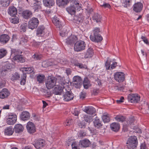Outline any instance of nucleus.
<instances>
[{
  "label": "nucleus",
  "mask_w": 149,
  "mask_h": 149,
  "mask_svg": "<svg viewBox=\"0 0 149 149\" xmlns=\"http://www.w3.org/2000/svg\"><path fill=\"white\" fill-rule=\"evenodd\" d=\"M101 31L100 28L96 27L93 31V34L90 36V40L92 41L98 42L102 40V38L100 34Z\"/></svg>",
  "instance_id": "obj_1"
},
{
  "label": "nucleus",
  "mask_w": 149,
  "mask_h": 149,
  "mask_svg": "<svg viewBox=\"0 0 149 149\" xmlns=\"http://www.w3.org/2000/svg\"><path fill=\"white\" fill-rule=\"evenodd\" d=\"M73 5H71L66 8L67 11L71 15H74L75 14L76 10H79L81 8V5L79 2L76 1H72Z\"/></svg>",
  "instance_id": "obj_2"
},
{
  "label": "nucleus",
  "mask_w": 149,
  "mask_h": 149,
  "mask_svg": "<svg viewBox=\"0 0 149 149\" xmlns=\"http://www.w3.org/2000/svg\"><path fill=\"white\" fill-rule=\"evenodd\" d=\"M138 141L136 137L132 136L127 141V146L128 149H136L138 145Z\"/></svg>",
  "instance_id": "obj_3"
},
{
  "label": "nucleus",
  "mask_w": 149,
  "mask_h": 149,
  "mask_svg": "<svg viewBox=\"0 0 149 149\" xmlns=\"http://www.w3.org/2000/svg\"><path fill=\"white\" fill-rule=\"evenodd\" d=\"M57 79L55 77L49 76L48 77L47 79L45 84L46 87L48 89L53 88L56 83Z\"/></svg>",
  "instance_id": "obj_4"
},
{
  "label": "nucleus",
  "mask_w": 149,
  "mask_h": 149,
  "mask_svg": "<svg viewBox=\"0 0 149 149\" xmlns=\"http://www.w3.org/2000/svg\"><path fill=\"white\" fill-rule=\"evenodd\" d=\"M86 43L82 40H80L77 41L74 44V49L77 52H80L85 49L86 47Z\"/></svg>",
  "instance_id": "obj_5"
},
{
  "label": "nucleus",
  "mask_w": 149,
  "mask_h": 149,
  "mask_svg": "<svg viewBox=\"0 0 149 149\" xmlns=\"http://www.w3.org/2000/svg\"><path fill=\"white\" fill-rule=\"evenodd\" d=\"M65 84L64 83L61 81L58 85H56L55 87L53 90V93L54 94L60 95L63 91L64 88L63 85Z\"/></svg>",
  "instance_id": "obj_6"
},
{
  "label": "nucleus",
  "mask_w": 149,
  "mask_h": 149,
  "mask_svg": "<svg viewBox=\"0 0 149 149\" xmlns=\"http://www.w3.org/2000/svg\"><path fill=\"white\" fill-rule=\"evenodd\" d=\"M39 23V22L37 18L34 17H32L29 22L28 27L32 30L36 29Z\"/></svg>",
  "instance_id": "obj_7"
},
{
  "label": "nucleus",
  "mask_w": 149,
  "mask_h": 149,
  "mask_svg": "<svg viewBox=\"0 0 149 149\" xmlns=\"http://www.w3.org/2000/svg\"><path fill=\"white\" fill-rule=\"evenodd\" d=\"M17 116L15 114H10L6 116L7 123L9 125H14L16 122Z\"/></svg>",
  "instance_id": "obj_8"
},
{
  "label": "nucleus",
  "mask_w": 149,
  "mask_h": 149,
  "mask_svg": "<svg viewBox=\"0 0 149 149\" xmlns=\"http://www.w3.org/2000/svg\"><path fill=\"white\" fill-rule=\"evenodd\" d=\"M72 82L74 86L76 88H80L82 84L81 78L78 76H74L73 78Z\"/></svg>",
  "instance_id": "obj_9"
},
{
  "label": "nucleus",
  "mask_w": 149,
  "mask_h": 149,
  "mask_svg": "<svg viewBox=\"0 0 149 149\" xmlns=\"http://www.w3.org/2000/svg\"><path fill=\"white\" fill-rule=\"evenodd\" d=\"M129 101L132 103H137L140 101V97L137 94H131L127 97Z\"/></svg>",
  "instance_id": "obj_10"
},
{
  "label": "nucleus",
  "mask_w": 149,
  "mask_h": 149,
  "mask_svg": "<svg viewBox=\"0 0 149 149\" xmlns=\"http://www.w3.org/2000/svg\"><path fill=\"white\" fill-rule=\"evenodd\" d=\"M46 141L43 139L36 140L33 144L35 147L38 149H40L44 147L46 144Z\"/></svg>",
  "instance_id": "obj_11"
},
{
  "label": "nucleus",
  "mask_w": 149,
  "mask_h": 149,
  "mask_svg": "<svg viewBox=\"0 0 149 149\" xmlns=\"http://www.w3.org/2000/svg\"><path fill=\"white\" fill-rule=\"evenodd\" d=\"M115 79L119 82H122L125 79L124 74L121 72H117L114 75Z\"/></svg>",
  "instance_id": "obj_12"
},
{
  "label": "nucleus",
  "mask_w": 149,
  "mask_h": 149,
  "mask_svg": "<svg viewBox=\"0 0 149 149\" xmlns=\"http://www.w3.org/2000/svg\"><path fill=\"white\" fill-rule=\"evenodd\" d=\"M27 131L30 134L34 133L36 131V127L34 123L32 122H28L26 125Z\"/></svg>",
  "instance_id": "obj_13"
},
{
  "label": "nucleus",
  "mask_w": 149,
  "mask_h": 149,
  "mask_svg": "<svg viewBox=\"0 0 149 149\" xmlns=\"http://www.w3.org/2000/svg\"><path fill=\"white\" fill-rule=\"evenodd\" d=\"M77 40L75 36H71L65 40V42L67 45H73Z\"/></svg>",
  "instance_id": "obj_14"
},
{
  "label": "nucleus",
  "mask_w": 149,
  "mask_h": 149,
  "mask_svg": "<svg viewBox=\"0 0 149 149\" xmlns=\"http://www.w3.org/2000/svg\"><path fill=\"white\" fill-rule=\"evenodd\" d=\"M83 111L91 115H93L96 112L95 109L91 106L85 107L82 109Z\"/></svg>",
  "instance_id": "obj_15"
},
{
  "label": "nucleus",
  "mask_w": 149,
  "mask_h": 149,
  "mask_svg": "<svg viewBox=\"0 0 149 149\" xmlns=\"http://www.w3.org/2000/svg\"><path fill=\"white\" fill-rule=\"evenodd\" d=\"M63 100L66 101H68L73 99V94L70 91H67L63 95Z\"/></svg>",
  "instance_id": "obj_16"
},
{
  "label": "nucleus",
  "mask_w": 149,
  "mask_h": 149,
  "mask_svg": "<svg viewBox=\"0 0 149 149\" xmlns=\"http://www.w3.org/2000/svg\"><path fill=\"white\" fill-rule=\"evenodd\" d=\"M133 10L136 13L140 12L143 8V5L141 2H137L133 5Z\"/></svg>",
  "instance_id": "obj_17"
},
{
  "label": "nucleus",
  "mask_w": 149,
  "mask_h": 149,
  "mask_svg": "<svg viewBox=\"0 0 149 149\" xmlns=\"http://www.w3.org/2000/svg\"><path fill=\"white\" fill-rule=\"evenodd\" d=\"M10 94V92L7 89H3L0 91V98L4 99L6 98Z\"/></svg>",
  "instance_id": "obj_18"
},
{
  "label": "nucleus",
  "mask_w": 149,
  "mask_h": 149,
  "mask_svg": "<svg viewBox=\"0 0 149 149\" xmlns=\"http://www.w3.org/2000/svg\"><path fill=\"white\" fill-rule=\"evenodd\" d=\"M22 15L24 18L28 19L32 16L33 14L31 11L28 10H26L22 12Z\"/></svg>",
  "instance_id": "obj_19"
},
{
  "label": "nucleus",
  "mask_w": 149,
  "mask_h": 149,
  "mask_svg": "<svg viewBox=\"0 0 149 149\" xmlns=\"http://www.w3.org/2000/svg\"><path fill=\"white\" fill-rule=\"evenodd\" d=\"M10 38L8 35L3 34L0 36V42L2 44H5L8 42Z\"/></svg>",
  "instance_id": "obj_20"
},
{
  "label": "nucleus",
  "mask_w": 149,
  "mask_h": 149,
  "mask_svg": "<svg viewBox=\"0 0 149 149\" xmlns=\"http://www.w3.org/2000/svg\"><path fill=\"white\" fill-rule=\"evenodd\" d=\"M52 20L53 23L57 27L59 28V29L61 28L62 26L61 22L57 17L55 16L52 18Z\"/></svg>",
  "instance_id": "obj_21"
},
{
  "label": "nucleus",
  "mask_w": 149,
  "mask_h": 149,
  "mask_svg": "<svg viewBox=\"0 0 149 149\" xmlns=\"http://www.w3.org/2000/svg\"><path fill=\"white\" fill-rule=\"evenodd\" d=\"M74 19L75 22L78 24L83 22L84 17L82 14H79L78 15H75Z\"/></svg>",
  "instance_id": "obj_22"
},
{
  "label": "nucleus",
  "mask_w": 149,
  "mask_h": 149,
  "mask_svg": "<svg viewBox=\"0 0 149 149\" xmlns=\"http://www.w3.org/2000/svg\"><path fill=\"white\" fill-rule=\"evenodd\" d=\"M93 53L94 52L92 48L89 47L87 50L84 58H91L93 55Z\"/></svg>",
  "instance_id": "obj_23"
},
{
  "label": "nucleus",
  "mask_w": 149,
  "mask_h": 149,
  "mask_svg": "<svg viewBox=\"0 0 149 149\" xmlns=\"http://www.w3.org/2000/svg\"><path fill=\"white\" fill-rule=\"evenodd\" d=\"M30 116V114L28 112L24 111L22 113L20 118L22 120L25 121L29 119Z\"/></svg>",
  "instance_id": "obj_24"
},
{
  "label": "nucleus",
  "mask_w": 149,
  "mask_h": 149,
  "mask_svg": "<svg viewBox=\"0 0 149 149\" xmlns=\"http://www.w3.org/2000/svg\"><path fill=\"white\" fill-rule=\"evenodd\" d=\"M17 11L16 8L14 6H11L9 8L8 13L11 16L13 17L17 14Z\"/></svg>",
  "instance_id": "obj_25"
},
{
  "label": "nucleus",
  "mask_w": 149,
  "mask_h": 149,
  "mask_svg": "<svg viewBox=\"0 0 149 149\" xmlns=\"http://www.w3.org/2000/svg\"><path fill=\"white\" fill-rule=\"evenodd\" d=\"M90 144V141L88 140L84 139L80 141L79 146L81 147H88Z\"/></svg>",
  "instance_id": "obj_26"
},
{
  "label": "nucleus",
  "mask_w": 149,
  "mask_h": 149,
  "mask_svg": "<svg viewBox=\"0 0 149 149\" xmlns=\"http://www.w3.org/2000/svg\"><path fill=\"white\" fill-rule=\"evenodd\" d=\"M13 129L15 133H19L23 131L24 127L22 125L17 124L15 126Z\"/></svg>",
  "instance_id": "obj_27"
},
{
  "label": "nucleus",
  "mask_w": 149,
  "mask_h": 149,
  "mask_svg": "<svg viewBox=\"0 0 149 149\" xmlns=\"http://www.w3.org/2000/svg\"><path fill=\"white\" fill-rule=\"evenodd\" d=\"M14 130L12 126L7 127L4 130V133L6 135L10 136L12 135Z\"/></svg>",
  "instance_id": "obj_28"
},
{
  "label": "nucleus",
  "mask_w": 149,
  "mask_h": 149,
  "mask_svg": "<svg viewBox=\"0 0 149 149\" xmlns=\"http://www.w3.org/2000/svg\"><path fill=\"white\" fill-rule=\"evenodd\" d=\"M69 3L68 0H57L56 3L59 7H64Z\"/></svg>",
  "instance_id": "obj_29"
},
{
  "label": "nucleus",
  "mask_w": 149,
  "mask_h": 149,
  "mask_svg": "<svg viewBox=\"0 0 149 149\" xmlns=\"http://www.w3.org/2000/svg\"><path fill=\"white\" fill-rule=\"evenodd\" d=\"M44 5L46 7H50L54 4V2L53 0H43Z\"/></svg>",
  "instance_id": "obj_30"
},
{
  "label": "nucleus",
  "mask_w": 149,
  "mask_h": 149,
  "mask_svg": "<svg viewBox=\"0 0 149 149\" xmlns=\"http://www.w3.org/2000/svg\"><path fill=\"white\" fill-rule=\"evenodd\" d=\"M22 52L21 51L18 49H11V56L14 57L15 56L19 55L20 54H22Z\"/></svg>",
  "instance_id": "obj_31"
},
{
  "label": "nucleus",
  "mask_w": 149,
  "mask_h": 149,
  "mask_svg": "<svg viewBox=\"0 0 149 149\" xmlns=\"http://www.w3.org/2000/svg\"><path fill=\"white\" fill-rule=\"evenodd\" d=\"M111 129L114 132H117L119 129V124L116 123H112L110 125Z\"/></svg>",
  "instance_id": "obj_32"
},
{
  "label": "nucleus",
  "mask_w": 149,
  "mask_h": 149,
  "mask_svg": "<svg viewBox=\"0 0 149 149\" xmlns=\"http://www.w3.org/2000/svg\"><path fill=\"white\" fill-rule=\"evenodd\" d=\"M13 59L17 62L21 63L24 62L25 61V58L22 55L20 54L14 57Z\"/></svg>",
  "instance_id": "obj_33"
},
{
  "label": "nucleus",
  "mask_w": 149,
  "mask_h": 149,
  "mask_svg": "<svg viewBox=\"0 0 149 149\" xmlns=\"http://www.w3.org/2000/svg\"><path fill=\"white\" fill-rule=\"evenodd\" d=\"M90 82L87 77L84 78L83 82V85L84 88L88 89L90 86Z\"/></svg>",
  "instance_id": "obj_34"
},
{
  "label": "nucleus",
  "mask_w": 149,
  "mask_h": 149,
  "mask_svg": "<svg viewBox=\"0 0 149 149\" xmlns=\"http://www.w3.org/2000/svg\"><path fill=\"white\" fill-rule=\"evenodd\" d=\"M93 19L94 21L96 22H99L101 21V15L98 13H95L93 16Z\"/></svg>",
  "instance_id": "obj_35"
},
{
  "label": "nucleus",
  "mask_w": 149,
  "mask_h": 149,
  "mask_svg": "<svg viewBox=\"0 0 149 149\" xmlns=\"http://www.w3.org/2000/svg\"><path fill=\"white\" fill-rule=\"evenodd\" d=\"M93 116L84 114L83 116L84 121L87 123H90L93 120Z\"/></svg>",
  "instance_id": "obj_36"
},
{
  "label": "nucleus",
  "mask_w": 149,
  "mask_h": 149,
  "mask_svg": "<svg viewBox=\"0 0 149 149\" xmlns=\"http://www.w3.org/2000/svg\"><path fill=\"white\" fill-rule=\"evenodd\" d=\"M44 27L43 26H39L37 30L36 35L38 36L44 33Z\"/></svg>",
  "instance_id": "obj_37"
},
{
  "label": "nucleus",
  "mask_w": 149,
  "mask_h": 149,
  "mask_svg": "<svg viewBox=\"0 0 149 149\" xmlns=\"http://www.w3.org/2000/svg\"><path fill=\"white\" fill-rule=\"evenodd\" d=\"M94 124L95 127L97 128H100L102 126L100 120L97 118L95 119Z\"/></svg>",
  "instance_id": "obj_38"
},
{
  "label": "nucleus",
  "mask_w": 149,
  "mask_h": 149,
  "mask_svg": "<svg viewBox=\"0 0 149 149\" xmlns=\"http://www.w3.org/2000/svg\"><path fill=\"white\" fill-rule=\"evenodd\" d=\"M73 64L75 66L78 67L80 69H86L87 68L86 65L79 63L77 61H74Z\"/></svg>",
  "instance_id": "obj_39"
},
{
  "label": "nucleus",
  "mask_w": 149,
  "mask_h": 149,
  "mask_svg": "<svg viewBox=\"0 0 149 149\" xmlns=\"http://www.w3.org/2000/svg\"><path fill=\"white\" fill-rule=\"evenodd\" d=\"M23 71H26V73L30 74L33 71V68L32 67H24L21 68Z\"/></svg>",
  "instance_id": "obj_40"
},
{
  "label": "nucleus",
  "mask_w": 149,
  "mask_h": 149,
  "mask_svg": "<svg viewBox=\"0 0 149 149\" xmlns=\"http://www.w3.org/2000/svg\"><path fill=\"white\" fill-rule=\"evenodd\" d=\"M10 22L13 24H17L19 22V20L17 16L13 17V18H10Z\"/></svg>",
  "instance_id": "obj_41"
},
{
  "label": "nucleus",
  "mask_w": 149,
  "mask_h": 149,
  "mask_svg": "<svg viewBox=\"0 0 149 149\" xmlns=\"http://www.w3.org/2000/svg\"><path fill=\"white\" fill-rule=\"evenodd\" d=\"M102 119L104 123H108L110 121V118L108 114L103 115Z\"/></svg>",
  "instance_id": "obj_42"
},
{
  "label": "nucleus",
  "mask_w": 149,
  "mask_h": 149,
  "mask_svg": "<svg viewBox=\"0 0 149 149\" xmlns=\"http://www.w3.org/2000/svg\"><path fill=\"white\" fill-rule=\"evenodd\" d=\"M41 2L38 1H37L34 3L33 8L35 11L37 10L38 9H40L41 8Z\"/></svg>",
  "instance_id": "obj_43"
},
{
  "label": "nucleus",
  "mask_w": 149,
  "mask_h": 149,
  "mask_svg": "<svg viewBox=\"0 0 149 149\" xmlns=\"http://www.w3.org/2000/svg\"><path fill=\"white\" fill-rule=\"evenodd\" d=\"M131 0H123L122 5L125 7L127 8L131 5Z\"/></svg>",
  "instance_id": "obj_44"
},
{
  "label": "nucleus",
  "mask_w": 149,
  "mask_h": 149,
  "mask_svg": "<svg viewBox=\"0 0 149 149\" xmlns=\"http://www.w3.org/2000/svg\"><path fill=\"white\" fill-rule=\"evenodd\" d=\"M45 78L44 75H38L37 76V80L39 83H42L43 82Z\"/></svg>",
  "instance_id": "obj_45"
},
{
  "label": "nucleus",
  "mask_w": 149,
  "mask_h": 149,
  "mask_svg": "<svg viewBox=\"0 0 149 149\" xmlns=\"http://www.w3.org/2000/svg\"><path fill=\"white\" fill-rule=\"evenodd\" d=\"M27 26V24L24 23L22 24L19 27V30L21 32H24L26 31Z\"/></svg>",
  "instance_id": "obj_46"
},
{
  "label": "nucleus",
  "mask_w": 149,
  "mask_h": 149,
  "mask_svg": "<svg viewBox=\"0 0 149 149\" xmlns=\"http://www.w3.org/2000/svg\"><path fill=\"white\" fill-rule=\"evenodd\" d=\"M7 53V51L5 49H0V58H1L5 56Z\"/></svg>",
  "instance_id": "obj_47"
},
{
  "label": "nucleus",
  "mask_w": 149,
  "mask_h": 149,
  "mask_svg": "<svg viewBox=\"0 0 149 149\" xmlns=\"http://www.w3.org/2000/svg\"><path fill=\"white\" fill-rule=\"evenodd\" d=\"M20 44L24 45L27 42V39L26 38L23 36H20L19 37Z\"/></svg>",
  "instance_id": "obj_48"
},
{
  "label": "nucleus",
  "mask_w": 149,
  "mask_h": 149,
  "mask_svg": "<svg viewBox=\"0 0 149 149\" xmlns=\"http://www.w3.org/2000/svg\"><path fill=\"white\" fill-rule=\"evenodd\" d=\"M19 74L17 72H15L14 74L12 76L11 78V79L12 81L16 80L19 79Z\"/></svg>",
  "instance_id": "obj_49"
},
{
  "label": "nucleus",
  "mask_w": 149,
  "mask_h": 149,
  "mask_svg": "<svg viewBox=\"0 0 149 149\" xmlns=\"http://www.w3.org/2000/svg\"><path fill=\"white\" fill-rule=\"evenodd\" d=\"M7 69L2 68V69H0V77H3L6 74L7 72Z\"/></svg>",
  "instance_id": "obj_50"
},
{
  "label": "nucleus",
  "mask_w": 149,
  "mask_h": 149,
  "mask_svg": "<svg viewBox=\"0 0 149 149\" xmlns=\"http://www.w3.org/2000/svg\"><path fill=\"white\" fill-rule=\"evenodd\" d=\"M115 118L118 122H123L125 120V117L121 116H117L115 117Z\"/></svg>",
  "instance_id": "obj_51"
},
{
  "label": "nucleus",
  "mask_w": 149,
  "mask_h": 149,
  "mask_svg": "<svg viewBox=\"0 0 149 149\" xmlns=\"http://www.w3.org/2000/svg\"><path fill=\"white\" fill-rule=\"evenodd\" d=\"M9 1L8 0L7 1H1V4L3 6H7L9 4Z\"/></svg>",
  "instance_id": "obj_52"
},
{
  "label": "nucleus",
  "mask_w": 149,
  "mask_h": 149,
  "mask_svg": "<svg viewBox=\"0 0 149 149\" xmlns=\"http://www.w3.org/2000/svg\"><path fill=\"white\" fill-rule=\"evenodd\" d=\"M42 56L41 55L34 54L33 56V58L36 60H40L41 59Z\"/></svg>",
  "instance_id": "obj_53"
},
{
  "label": "nucleus",
  "mask_w": 149,
  "mask_h": 149,
  "mask_svg": "<svg viewBox=\"0 0 149 149\" xmlns=\"http://www.w3.org/2000/svg\"><path fill=\"white\" fill-rule=\"evenodd\" d=\"M134 120L133 118H129L126 122L127 123L126 125L127 126L130 125L134 123Z\"/></svg>",
  "instance_id": "obj_54"
},
{
  "label": "nucleus",
  "mask_w": 149,
  "mask_h": 149,
  "mask_svg": "<svg viewBox=\"0 0 149 149\" xmlns=\"http://www.w3.org/2000/svg\"><path fill=\"white\" fill-rule=\"evenodd\" d=\"M110 65V63L108 61H107L105 63V66L106 67V68L107 70H111V67Z\"/></svg>",
  "instance_id": "obj_55"
},
{
  "label": "nucleus",
  "mask_w": 149,
  "mask_h": 149,
  "mask_svg": "<svg viewBox=\"0 0 149 149\" xmlns=\"http://www.w3.org/2000/svg\"><path fill=\"white\" fill-rule=\"evenodd\" d=\"M6 84V81L4 79H0V88L4 87Z\"/></svg>",
  "instance_id": "obj_56"
},
{
  "label": "nucleus",
  "mask_w": 149,
  "mask_h": 149,
  "mask_svg": "<svg viewBox=\"0 0 149 149\" xmlns=\"http://www.w3.org/2000/svg\"><path fill=\"white\" fill-rule=\"evenodd\" d=\"M73 120L71 119L67 120L66 122L65 123V126H70L72 123Z\"/></svg>",
  "instance_id": "obj_57"
},
{
  "label": "nucleus",
  "mask_w": 149,
  "mask_h": 149,
  "mask_svg": "<svg viewBox=\"0 0 149 149\" xmlns=\"http://www.w3.org/2000/svg\"><path fill=\"white\" fill-rule=\"evenodd\" d=\"M86 136V133L83 131H80L78 135L79 137H83Z\"/></svg>",
  "instance_id": "obj_58"
},
{
  "label": "nucleus",
  "mask_w": 149,
  "mask_h": 149,
  "mask_svg": "<svg viewBox=\"0 0 149 149\" xmlns=\"http://www.w3.org/2000/svg\"><path fill=\"white\" fill-rule=\"evenodd\" d=\"M101 6L104 8H110L111 7L109 3H104L103 4L101 5Z\"/></svg>",
  "instance_id": "obj_59"
},
{
  "label": "nucleus",
  "mask_w": 149,
  "mask_h": 149,
  "mask_svg": "<svg viewBox=\"0 0 149 149\" xmlns=\"http://www.w3.org/2000/svg\"><path fill=\"white\" fill-rule=\"evenodd\" d=\"M124 98L123 97L121 96L120 99L116 101L117 103L118 104H120L121 102H123L124 101Z\"/></svg>",
  "instance_id": "obj_60"
},
{
  "label": "nucleus",
  "mask_w": 149,
  "mask_h": 149,
  "mask_svg": "<svg viewBox=\"0 0 149 149\" xmlns=\"http://www.w3.org/2000/svg\"><path fill=\"white\" fill-rule=\"evenodd\" d=\"M141 38L143 40V41L146 44H148L149 43L148 41L147 38L145 37L142 36Z\"/></svg>",
  "instance_id": "obj_61"
},
{
  "label": "nucleus",
  "mask_w": 149,
  "mask_h": 149,
  "mask_svg": "<svg viewBox=\"0 0 149 149\" xmlns=\"http://www.w3.org/2000/svg\"><path fill=\"white\" fill-rule=\"evenodd\" d=\"M72 149H79L77 146V145L75 142H74V144H72Z\"/></svg>",
  "instance_id": "obj_62"
},
{
  "label": "nucleus",
  "mask_w": 149,
  "mask_h": 149,
  "mask_svg": "<svg viewBox=\"0 0 149 149\" xmlns=\"http://www.w3.org/2000/svg\"><path fill=\"white\" fill-rule=\"evenodd\" d=\"M117 63L116 62H114L111 65H110L111 70H112L114 69L116 66Z\"/></svg>",
  "instance_id": "obj_63"
},
{
  "label": "nucleus",
  "mask_w": 149,
  "mask_h": 149,
  "mask_svg": "<svg viewBox=\"0 0 149 149\" xmlns=\"http://www.w3.org/2000/svg\"><path fill=\"white\" fill-rule=\"evenodd\" d=\"M140 149H147V147L145 143H143L141 144L140 146Z\"/></svg>",
  "instance_id": "obj_64"
}]
</instances>
